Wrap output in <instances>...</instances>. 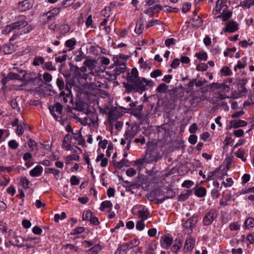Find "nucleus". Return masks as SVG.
Instances as JSON below:
<instances>
[{
    "instance_id": "393cba45",
    "label": "nucleus",
    "mask_w": 254,
    "mask_h": 254,
    "mask_svg": "<svg viewBox=\"0 0 254 254\" xmlns=\"http://www.w3.org/2000/svg\"><path fill=\"white\" fill-rule=\"evenodd\" d=\"M102 246L99 245H95L87 251L89 254H98L101 250Z\"/></svg>"
},
{
    "instance_id": "37998d69",
    "label": "nucleus",
    "mask_w": 254,
    "mask_h": 254,
    "mask_svg": "<svg viewBox=\"0 0 254 254\" xmlns=\"http://www.w3.org/2000/svg\"><path fill=\"white\" fill-rule=\"evenodd\" d=\"M195 56L199 59L202 61H206L207 55L205 52H199L195 54Z\"/></svg>"
},
{
    "instance_id": "423d86ee",
    "label": "nucleus",
    "mask_w": 254,
    "mask_h": 254,
    "mask_svg": "<svg viewBox=\"0 0 254 254\" xmlns=\"http://www.w3.org/2000/svg\"><path fill=\"white\" fill-rule=\"evenodd\" d=\"M49 109L51 115L57 121H60L61 120L63 107L60 103H57L54 106H50Z\"/></svg>"
},
{
    "instance_id": "58836bf2",
    "label": "nucleus",
    "mask_w": 254,
    "mask_h": 254,
    "mask_svg": "<svg viewBox=\"0 0 254 254\" xmlns=\"http://www.w3.org/2000/svg\"><path fill=\"white\" fill-rule=\"evenodd\" d=\"M126 68V65L122 64V66H117L114 70L115 74L119 75L120 73L125 72Z\"/></svg>"
},
{
    "instance_id": "3c124183",
    "label": "nucleus",
    "mask_w": 254,
    "mask_h": 254,
    "mask_svg": "<svg viewBox=\"0 0 254 254\" xmlns=\"http://www.w3.org/2000/svg\"><path fill=\"white\" fill-rule=\"evenodd\" d=\"M8 146L12 149H16L18 146V144L15 140H10L8 143Z\"/></svg>"
},
{
    "instance_id": "13d9d810",
    "label": "nucleus",
    "mask_w": 254,
    "mask_h": 254,
    "mask_svg": "<svg viewBox=\"0 0 254 254\" xmlns=\"http://www.w3.org/2000/svg\"><path fill=\"white\" fill-rule=\"evenodd\" d=\"M44 149L48 151H50L51 150L52 143H50L49 141H46L43 143H41Z\"/></svg>"
},
{
    "instance_id": "72a5a7b5",
    "label": "nucleus",
    "mask_w": 254,
    "mask_h": 254,
    "mask_svg": "<svg viewBox=\"0 0 254 254\" xmlns=\"http://www.w3.org/2000/svg\"><path fill=\"white\" fill-rule=\"evenodd\" d=\"M218 173V168H216L214 171L209 172L207 174L206 181H210L216 178L217 174Z\"/></svg>"
},
{
    "instance_id": "e433bc0d",
    "label": "nucleus",
    "mask_w": 254,
    "mask_h": 254,
    "mask_svg": "<svg viewBox=\"0 0 254 254\" xmlns=\"http://www.w3.org/2000/svg\"><path fill=\"white\" fill-rule=\"evenodd\" d=\"M14 26L12 23L6 26L4 29L2 30V33L3 34L7 35L10 33L12 30H14Z\"/></svg>"
},
{
    "instance_id": "e2e57ef3",
    "label": "nucleus",
    "mask_w": 254,
    "mask_h": 254,
    "mask_svg": "<svg viewBox=\"0 0 254 254\" xmlns=\"http://www.w3.org/2000/svg\"><path fill=\"white\" fill-rule=\"evenodd\" d=\"M111 10V8L109 6L105 7L102 10V14L104 16L108 18L110 14V11Z\"/></svg>"
},
{
    "instance_id": "5701e85b",
    "label": "nucleus",
    "mask_w": 254,
    "mask_h": 254,
    "mask_svg": "<svg viewBox=\"0 0 254 254\" xmlns=\"http://www.w3.org/2000/svg\"><path fill=\"white\" fill-rule=\"evenodd\" d=\"M231 124L234 128H238L239 127L246 126L247 125V123L243 120H239L232 121Z\"/></svg>"
},
{
    "instance_id": "1a4fd4ad",
    "label": "nucleus",
    "mask_w": 254,
    "mask_h": 254,
    "mask_svg": "<svg viewBox=\"0 0 254 254\" xmlns=\"http://www.w3.org/2000/svg\"><path fill=\"white\" fill-rule=\"evenodd\" d=\"M195 245V239L191 236L188 235L186 238L185 245L184 250L186 252L191 251Z\"/></svg>"
},
{
    "instance_id": "9d476101",
    "label": "nucleus",
    "mask_w": 254,
    "mask_h": 254,
    "mask_svg": "<svg viewBox=\"0 0 254 254\" xmlns=\"http://www.w3.org/2000/svg\"><path fill=\"white\" fill-rule=\"evenodd\" d=\"M173 243V238L170 235L162 236L161 238L160 244L164 249H168Z\"/></svg>"
},
{
    "instance_id": "dca6fc26",
    "label": "nucleus",
    "mask_w": 254,
    "mask_h": 254,
    "mask_svg": "<svg viewBox=\"0 0 254 254\" xmlns=\"http://www.w3.org/2000/svg\"><path fill=\"white\" fill-rule=\"evenodd\" d=\"M139 242L138 240L134 239L129 243L123 244L122 246V248L124 251H127L131 249L133 247H136L139 244Z\"/></svg>"
},
{
    "instance_id": "ddd939ff",
    "label": "nucleus",
    "mask_w": 254,
    "mask_h": 254,
    "mask_svg": "<svg viewBox=\"0 0 254 254\" xmlns=\"http://www.w3.org/2000/svg\"><path fill=\"white\" fill-rule=\"evenodd\" d=\"M71 139V136L69 134H66L64 136L63 142L62 147L66 151H69L72 149V147L70 145Z\"/></svg>"
},
{
    "instance_id": "6ab92c4d",
    "label": "nucleus",
    "mask_w": 254,
    "mask_h": 254,
    "mask_svg": "<svg viewBox=\"0 0 254 254\" xmlns=\"http://www.w3.org/2000/svg\"><path fill=\"white\" fill-rule=\"evenodd\" d=\"M21 241L23 242V238L21 237L17 236L14 238V240L9 241V243L12 246L17 247L18 248H21L24 246L23 244L20 243Z\"/></svg>"
},
{
    "instance_id": "7ed1b4c3",
    "label": "nucleus",
    "mask_w": 254,
    "mask_h": 254,
    "mask_svg": "<svg viewBox=\"0 0 254 254\" xmlns=\"http://www.w3.org/2000/svg\"><path fill=\"white\" fill-rule=\"evenodd\" d=\"M78 121L82 125L95 127L98 125L97 113L94 112H87L86 116L84 118H77Z\"/></svg>"
},
{
    "instance_id": "a19ab883",
    "label": "nucleus",
    "mask_w": 254,
    "mask_h": 254,
    "mask_svg": "<svg viewBox=\"0 0 254 254\" xmlns=\"http://www.w3.org/2000/svg\"><path fill=\"white\" fill-rule=\"evenodd\" d=\"M92 216V212L90 210L84 211L82 215V219L84 220H89Z\"/></svg>"
},
{
    "instance_id": "4468645a",
    "label": "nucleus",
    "mask_w": 254,
    "mask_h": 254,
    "mask_svg": "<svg viewBox=\"0 0 254 254\" xmlns=\"http://www.w3.org/2000/svg\"><path fill=\"white\" fill-rule=\"evenodd\" d=\"M238 25L237 23L235 21H230L229 22L226 27L225 28V32H234L238 30Z\"/></svg>"
},
{
    "instance_id": "f03ea898",
    "label": "nucleus",
    "mask_w": 254,
    "mask_h": 254,
    "mask_svg": "<svg viewBox=\"0 0 254 254\" xmlns=\"http://www.w3.org/2000/svg\"><path fill=\"white\" fill-rule=\"evenodd\" d=\"M152 82L151 80H147L145 78H140L130 83H127L125 87L128 91L133 90L135 92L142 93L146 90V86Z\"/></svg>"
},
{
    "instance_id": "f8f14e48",
    "label": "nucleus",
    "mask_w": 254,
    "mask_h": 254,
    "mask_svg": "<svg viewBox=\"0 0 254 254\" xmlns=\"http://www.w3.org/2000/svg\"><path fill=\"white\" fill-rule=\"evenodd\" d=\"M139 78L137 68L136 67H133L132 68L131 72L130 73H128L127 77V80L129 83H130Z\"/></svg>"
},
{
    "instance_id": "6e6552de",
    "label": "nucleus",
    "mask_w": 254,
    "mask_h": 254,
    "mask_svg": "<svg viewBox=\"0 0 254 254\" xmlns=\"http://www.w3.org/2000/svg\"><path fill=\"white\" fill-rule=\"evenodd\" d=\"M15 29H20L28 25V22L26 21V17L24 15L19 16L17 21L12 23Z\"/></svg>"
},
{
    "instance_id": "a878e982",
    "label": "nucleus",
    "mask_w": 254,
    "mask_h": 254,
    "mask_svg": "<svg viewBox=\"0 0 254 254\" xmlns=\"http://www.w3.org/2000/svg\"><path fill=\"white\" fill-rule=\"evenodd\" d=\"M2 52L4 54H11L14 52V46L10 44L4 45L3 47Z\"/></svg>"
},
{
    "instance_id": "0e129e2a",
    "label": "nucleus",
    "mask_w": 254,
    "mask_h": 254,
    "mask_svg": "<svg viewBox=\"0 0 254 254\" xmlns=\"http://www.w3.org/2000/svg\"><path fill=\"white\" fill-rule=\"evenodd\" d=\"M234 142L230 137H226L224 140V145L223 148L225 149L228 147L229 145L232 143Z\"/></svg>"
},
{
    "instance_id": "603ef678",
    "label": "nucleus",
    "mask_w": 254,
    "mask_h": 254,
    "mask_svg": "<svg viewBox=\"0 0 254 254\" xmlns=\"http://www.w3.org/2000/svg\"><path fill=\"white\" fill-rule=\"evenodd\" d=\"M43 78L46 82H50L52 80V75L48 72H45L43 75Z\"/></svg>"
},
{
    "instance_id": "f257e3e1",
    "label": "nucleus",
    "mask_w": 254,
    "mask_h": 254,
    "mask_svg": "<svg viewBox=\"0 0 254 254\" xmlns=\"http://www.w3.org/2000/svg\"><path fill=\"white\" fill-rule=\"evenodd\" d=\"M162 158L161 154V149L156 146L148 147L146 151L144 157L142 160H138L137 162L142 164L143 163H152L157 162Z\"/></svg>"
},
{
    "instance_id": "6e6d98bb",
    "label": "nucleus",
    "mask_w": 254,
    "mask_h": 254,
    "mask_svg": "<svg viewBox=\"0 0 254 254\" xmlns=\"http://www.w3.org/2000/svg\"><path fill=\"white\" fill-rule=\"evenodd\" d=\"M193 185V182L190 180H186L182 184L183 188H190Z\"/></svg>"
},
{
    "instance_id": "aec40b11",
    "label": "nucleus",
    "mask_w": 254,
    "mask_h": 254,
    "mask_svg": "<svg viewBox=\"0 0 254 254\" xmlns=\"http://www.w3.org/2000/svg\"><path fill=\"white\" fill-rule=\"evenodd\" d=\"M143 28V21L142 18H140L137 20L136 22L134 31L136 33L140 34L142 32Z\"/></svg>"
},
{
    "instance_id": "c85d7f7f",
    "label": "nucleus",
    "mask_w": 254,
    "mask_h": 254,
    "mask_svg": "<svg viewBox=\"0 0 254 254\" xmlns=\"http://www.w3.org/2000/svg\"><path fill=\"white\" fill-rule=\"evenodd\" d=\"M138 214L139 217L141 218V220L144 221L145 220L147 219L149 213L147 209H143L138 211Z\"/></svg>"
},
{
    "instance_id": "2eb2a0df",
    "label": "nucleus",
    "mask_w": 254,
    "mask_h": 254,
    "mask_svg": "<svg viewBox=\"0 0 254 254\" xmlns=\"http://www.w3.org/2000/svg\"><path fill=\"white\" fill-rule=\"evenodd\" d=\"M43 171V167L40 165H37L30 171L29 174L33 177H39L42 175Z\"/></svg>"
},
{
    "instance_id": "c03bdc74",
    "label": "nucleus",
    "mask_w": 254,
    "mask_h": 254,
    "mask_svg": "<svg viewBox=\"0 0 254 254\" xmlns=\"http://www.w3.org/2000/svg\"><path fill=\"white\" fill-rule=\"evenodd\" d=\"M11 106L13 109L16 110L18 112H20V108L18 106L16 99H14L11 101Z\"/></svg>"
},
{
    "instance_id": "bb28decb",
    "label": "nucleus",
    "mask_w": 254,
    "mask_h": 254,
    "mask_svg": "<svg viewBox=\"0 0 254 254\" xmlns=\"http://www.w3.org/2000/svg\"><path fill=\"white\" fill-rule=\"evenodd\" d=\"M27 144L28 147L30 148L32 151H38V145L37 143H36L34 140L30 138Z\"/></svg>"
},
{
    "instance_id": "c9c22d12",
    "label": "nucleus",
    "mask_w": 254,
    "mask_h": 254,
    "mask_svg": "<svg viewBox=\"0 0 254 254\" xmlns=\"http://www.w3.org/2000/svg\"><path fill=\"white\" fill-rule=\"evenodd\" d=\"M44 63V59L42 57H35L34 59L33 64L35 66H38Z\"/></svg>"
},
{
    "instance_id": "412c9836",
    "label": "nucleus",
    "mask_w": 254,
    "mask_h": 254,
    "mask_svg": "<svg viewBox=\"0 0 254 254\" xmlns=\"http://www.w3.org/2000/svg\"><path fill=\"white\" fill-rule=\"evenodd\" d=\"M128 160L126 159H123L118 162H114L113 165L117 168L120 169L124 166H128Z\"/></svg>"
},
{
    "instance_id": "8fccbe9b",
    "label": "nucleus",
    "mask_w": 254,
    "mask_h": 254,
    "mask_svg": "<svg viewBox=\"0 0 254 254\" xmlns=\"http://www.w3.org/2000/svg\"><path fill=\"white\" fill-rule=\"evenodd\" d=\"M145 227V224L144 221L139 220L138 221L136 224V228L139 231H142Z\"/></svg>"
},
{
    "instance_id": "cd10ccee",
    "label": "nucleus",
    "mask_w": 254,
    "mask_h": 254,
    "mask_svg": "<svg viewBox=\"0 0 254 254\" xmlns=\"http://www.w3.org/2000/svg\"><path fill=\"white\" fill-rule=\"evenodd\" d=\"M45 173L47 174H52L57 180L59 178L60 171L55 168H46Z\"/></svg>"
},
{
    "instance_id": "774afa93",
    "label": "nucleus",
    "mask_w": 254,
    "mask_h": 254,
    "mask_svg": "<svg viewBox=\"0 0 254 254\" xmlns=\"http://www.w3.org/2000/svg\"><path fill=\"white\" fill-rule=\"evenodd\" d=\"M190 7H191V4L190 3H189V2L185 3L183 5L182 10L183 12H184V13H186L190 10Z\"/></svg>"
},
{
    "instance_id": "5fc2aeb1",
    "label": "nucleus",
    "mask_w": 254,
    "mask_h": 254,
    "mask_svg": "<svg viewBox=\"0 0 254 254\" xmlns=\"http://www.w3.org/2000/svg\"><path fill=\"white\" fill-rule=\"evenodd\" d=\"M7 75L10 80L13 79H19L20 78V76L18 74L12 72H9Z\"/></svg>"
},
{
    "instance_id": "09e8293b",
    "label": "nucleus",
    "mask_w": 254,
    "mask_h": 254,
    "mask_svg": "<svg viewBox=\"0 0 254 254\" xmlns=\"http://www.w3.org/2000/svg\"><path fill=\"white\" fill-rule=\"evenodd\" d=\"M85 55L83 52L80 51L78 54L76 55L74 58V60L77 62H81L85 58Z\"/></svg>"
},
{
    "instance_id": "7c9ffc66",
    "label": "nucleus",
    "mask_w": 254,
    "mask_h": 254,
    "mask_svg": "<svg viewBox=\"0 0 254 254\" xmlns=\"http://www.w3.org/2000/svg\"><path fill=\"white\" fill-rule=\"evenodd\" d=\"M220 73L222 76H229L232 74L231 69L227 66L223 67L220 70Z\"/></svg>"
},
{
    "instance_id": "ea45409f",
    "label": "nucleus",
    "mask_w": 254,
    "mask_h": 254,
    "mask_svg": "<svg viewBox=\"0 0 254 254\" xmlns=\"http://www.w3.org/2000/svg\"><path fill=\"white\" fill-rule=\"evenodd\" d=\"M168 88V86L164 83L160 84L157 88V91L159 93H165Z\"/></svg>"
},
{
    "instance_id": "864d4df0",
    "label": "nucleus",
    "mask_w": 254,
    "mask_h": 254,
    "mask_svg": "<svg viewBox=\"0 0 254 254\" xmlns=\"http://www.w3.org/2000/svg\"><path fill=\"white\" fill-rule=\"evenodd\" d=\"M20 181L23 188L25 189H28L29 188L30 182L26 178H22Z\"/></svg>"
},
{
    "instance_id": "de8ad7c7",
    "label": "nucleus",
    "mask_w": 254,
    "mask_h": 254,
    "mask_svg": "<svg viewBox=\"0 0 254 254\" xmlns=\"http://www.w3.org/2000/svg\"><path fill=\"white\" fill-rule=\"evenodd\" d=\"M238 68H244L246 66V58H242L241 61H239L236 65Z\"/></svg>"
},
{
    "instance_id": "a18cd8bd",
    "label": "nucleus",
    "mask_w": 254,
    "mask_h": 254,
    "mask_svg": "<svg viewBox=\"0 0 254 254\" xmlns=\"http://www.w3.org/2000/svg\"><path fill=\"white\" fill-rule=\"evenodd\" d=\"M230 87L224 83H220L219 91L223 93L225 92H229L230 91Z\"/></svg>"
},
{
    "instance_id": "79ce46f5",
    "label": "nucleus",
    "mask_w": 254,
    "mask_h": 254,
    "mask_svg": "<svg viewBox=\"0 0 254 254\" xmlns=\"http://www.w3.org/2000/svg\"><path fill=\"white\" fill-rule=\"evenodd\" d=\"M112 207V202L109 200H105L101 203L100 209L103 210L105 208H111Z\"/></svg>"
},
{
    "instance_id": "4d7b16f0",
    "label": "nucleus",
    "mask_w": 254,
    "mask_h": 254,
    "mask_svg": "<svg viewBox=\"0 0 254 254\" xmlns=\"http://www.w3.org/2000/svg\"><path fill=\"white\" fill-rule=\"evenodd\" d=\"M233 184V181L232 178H227L226 180V182H223L222 183V185H224L225 188H227L231 186Z\"/></svg>"
},
{
    "instance_id": "338daca9",
    "label": "nucleus",
    "mask_w": 254,
    "mask_h": 254,
    "mask_svg": "<svg viewBox=\"0 0 254 254\" xmlns=\"http://www.w3.org/2000/svg\"><path fill=\"white\" fill-rule=\"evenodd\" d=\"M197 137L196 135L192 134L189 138V141L191 144H195L197 142Z\"/></svg>"
},
{
    "instance_id": "39448f33",
    "label": "nucleus",
    "mask_w": 254,
    "mask_h": 254,
    "mask_svg": "<svg viewBox=\"0 0 254 254\" xmlns=\"http://www.w3.org/2000/svg\"><path fill=\"white\" fill-rule=\"evenodd\" d=\"M218 216V211L215 209H210L206 213L203 218L202 223L203 225L209 226L211 225Z\"/></svg>"
},
{
    "instance_id": "20e7f679",
    "label": "nucleus",
    "mask_w": 254,
    "mask_h": 254,
    "mask_svg": "<svg viewBox=\"0 0 254 254\" xmlns=\"http://www.w3.org/2000/svg\"><path fill=\"white\" fill-rule=\"evenodd\" d=\"M198 221V216L194 215L183 224V228L185 233L190 235L193 231Z\"/></svg>"
},
{
    "instance_id": "4c0bfd02",
    "label": "nucleus",
    "mask_w": 254,
    "mask_h": 254,
    "mask_svg": "<svg viewBox=\"0 0 254 254\" xmlns=\"http://www.w3.org/2000/svg\"><path fill=\"white\" fill-rule=\"evenodd\" d=\"M43 68L50 71H55L56 70V68L55 66L53 65L51 62H48L44 63Z\"/></svg>"
},
{
    "instance_id": "f3484780",
    "label": "nucleus",
    "mask_w": 254,
    "mask_h": 254,
    "mask_svg": "<svg viewBox=\"0 0 254 254\" xmlns=\"http://www.w3.org/2000/svg\"><path fill=\"white\" fill-rule=\"evenodd\" d=\"M76 44V41L74 38H72L71 39L66 40L65 42V46L66 47L69 48V49L67 50H64L62 52V53H65L67 51H70L73 50Z\"/></svg>"
},
{
    "instance_id": "9b49d317",
    "label": "nucleus",
    "mask_w": 254,
    "mask_h": 254,
    "mask_svg": "<svg viewBox=\"0 0 254 254\" xmlns=\"http://www.w3.org/2000/svg\"><path fill=\"white\" fill-rule=\"evenodd\" d=\"M60 12V9L59 8H53L51 10L48 12L44 13L43 16H47V22H50L51 21H53L55 19V17Z\"/></svg>"
},
{
    "instance_id": "b1692460",
    "label": "nucleus",
    "mask_w": 254,
    "mask_h": 254,
    "mask_svg": "<svg viewBox=\"0 0 254 254\" xmlns=\"http://www.w3.org/2000/svg\"><path fill=\"white\" fill-rule=\"evenodd\" d=\"M194 193L197 197H202L206 195V190L204 188L200 187L195 189Z\"/></svg>"
},
{
    "instance_id": "c756f323",
    "label": "nucleus",
    "mask_w": 254,
    "mask_h": 254,
    "mask_svg": "<svg viewBox=\"0 0 254 254\" xmlns=\"http://www.w3.org/2000/svg\"><path fill=\"white\" fill-rule=\"evenodd\" d=\"M202 23V20L199 16H195L192 19V25L196 27H200Z\"/></svg>"
},
{
    "instance_id": "a211bd4d",
    "label": "nucleus",
    "mask_w": 254,
    "mask_h": 254,
    "mask_svg": "<svg viewBox=\"0 0 254 254\" xmlns=\"http://www.w3.org/2000/svg\"><path fill=\"white\" fill-rule=\"evenodd\" d=\"M183 242L181 239H176L175 243L171 248V251L174 253H177L182 248Z\"/></svg>"
},
{
    "instance_id": "49530a36",
    "label": "nucleus",
    "mask_w": 254,
    "mask_h": 254,
    "mask_svg": "<svg viewBox=\"0 0 254 254\" xmlns=\"http://www.w3.org/2000/svg\"><path fill=\"white\" fill-rule=\"evenodd\" d=\"M114 64L118 66H122V64L126 65V62L119 59L118 56L113 58Z\"/></svg>"
},
{
    "instance_id": "473e14b6",
    "label": "nucleus",
    "mask_w": 254,
    "mask_h": 254,
    "mask_svg": "<svg viewBox=\"0 0 254 254\" xmlns=\"http://www.w3.org/2000/svg\"><path fill=\"white\" fill-rule=\"evenodd\" d=\"M245 225L247 229H250L254 227V219L252 217H249L245 222Z\"/></svg>"
},
{
    "instance_id": "4be33fe9",
    "label": "nucleus",
    "mask_w": 254,
    "mask_h": 254,
    "mask_svg": "<svg viewBox=\"0 0 254 254\" xmlns=\"http://www.w3.org/2000/svg\"><path fill=\"white\" fill-rule=\"evenodd\" d=\"M223 4L224 3L222 0H218L216 1V6L213 10V13L214 14H217L218 13H221Z\"/></svg>"
},
{
    "instance_id": "680f3d73",
    "label": "nucleus",
    "mask_w": 254,
    "mask_h": 254,
    "mask_svg": "<svg viewBox=\"0 0 254 254\" xmlns=\"http://www.w3.org/2000/svg\"><path fill=\"white\" fill-rule=\"evenodd\" d=\"M208 65L206 64H198L196 67V69L197 71H205L207 69Z\"/></svg>"
},
{
    "instance_id": "052dcab7",
    "label": "nucleus",
    "mask_w": 254,
    "mask_h": 254,
    "mask_svg": "<svg viewBox=\"0 0 254 254\" xmlns=\"http://www.w3.org/2000/svg\"><path fill=\"white\" fill-rule=\"evenodd\" d=\"M70 184L73 186H76L79 184V180L76 176H72L70 180Z\"/></svg>"
},
{
    "instance_id": "bf43d9fd",
    "label": "nucleus",
    "mask_w": 254,
    "mask_h": 254,
    "mask_svg": "<svg viewBox=\"0 0 254 254\" xmlns=\"http://www.w3.org/2000/svg\"><path fill=\"white\" fill-rule=\"evenodd\" d=\"M176 40L173 38H168L165 41V45L169 47L171 45H175Z\"/></svg>"
},
{
    "instance_id": "2f4dec72",
    "label": "nucleus",
    "mask_w": 254,
    "mask_h": 254,
    "mask_svg": "<svg viewBox=\"0 0 254 254\" xmlns=\"http://www.w3.org/2000/svg\"><path fill=\"white\" fill-rule=\"evenodd\" d=\"M245 153V150L244 149L240 148L235 153V155L242 159L243 162H245L247 160L246 158L244 156Z\"/></svg>"
},
{
    "instance_id": "f704fd0d",
    "label": "nucleus",
    "mask_w": 254,
    "mask_h": 254,
    "mask_svg": "<svg viewBox=\"0 0 254 254\" xmlns=\"http://www.w3.org/2000/svg\"><path fill=\"white\" fill-rule=\"evenodd\" d=\"M232 12L231 11L226 12L224 13H222L216 17V18L222 17V20L226 21L228 20L232 16Z\"/></svg>"
},
{
    "instance_id": "0eeeda50",
    "label": "nucleus",
    "mask_w": 254,
    "mask_h": 254,
    "mask_svg": "<svg viewBox=\"0 0 254 254\" xmlns=\"http://www.w3.org/2000/svg\"><path fill=\"white\" fill-rule=\"evenodd\" d=\"M33 5V0H24L18 3L16 8L20 11H25L32 8Z\"/></svg>"
},
{
    "instance_id": "69168bd1",
    "label": "nucleus",
    "mask_w": 254,
    "mask_h": 254,
    "mask_svg": "<svg viewBox=\"0 0 254 254\" xmlns=\"http://www.w3.org/2000/svg\"><path fill=\"white\" fill-rule=\"evenodd\" d=\"M162 74V71L160 69H156L150 74V76L152 78H156Z\"/></svg>"
}]
</instances>
